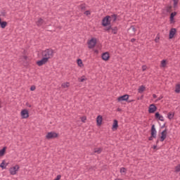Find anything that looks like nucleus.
<instances>
[{"label":"nucleus","instance_id":"nucleus-1","mask_svg":"<svg viewBox=\"0 0 180 180\" xmlns=\"http://www.w3.org/2000/svg\"><path fill=\"white\" fill-rule=\"evenodd\" d=\"M41 56L43 58H46L49 61V60L54 57V51L51 49H46L42 51Z\"/></svg>","mask_w":180,"mask_h":180},{"label":"nucleus","instance_id":"nucleus-2","mask_svg":"<svg viewBox=\"0 0 180 180\" xmlns=\"http://www.w3.org/2000/svg\"><path fill=\"white\" fill-rule=\"evenodd\" d=\"M116 21V15H107L103 19L102 25L103 26H108L111 23V22H115Z\"/></svg>","mask_w":180,"mask_h":180},{"label":"nucleus","instance_id":"nucleus-3","mask_svg":"<svg viewBox=\"0 0 180 180\" xmlns=\"http://www.w3.org/2000/svg\"><path fill=\"white\" fill-rule=\"evenodd\" d=\"M19 169H20V167L19 166V165H15L10 167L9 172L11 175H16V174H18V172H19Z\"/></svg>","mask_w":180,"mask_h":180},{"label":"nucleus","instance_id":"nucleus-4","mask_svg":"<svg viewBox=\"0 0 180 180\" xmlns=\"http://www.w3.org/2000/svg\"><path fill=\"white\" fill-rule=\"evenodd\" d=\"M58 137V134L57 132L51 131L48 132L46 135V140H51L53 139H57Z\"/></svg>","mask_w":180,"mask_h":180},{"label":"nucleus","instance_id":"nucleus-5","mask_svg":"<svg viewBox=\"0 0 180 180\" xmlns=\"http://www.w3.org/2000/svg\"><path fill=\"white\" fill-rule=\"evenodd\" d=\"M97 40L96 38H91L87 41L89 49H94L96 46Z\"/></svg>","mask_w":180,"mask_h":180},{"label":"nucleus","instance_id":"nucleus-6","mask_svg":"<svg viewBox=\"0 0 180 180\" xmlns=\"http://www.w3.org/2000/svg\"><path fill=\"white\" fill-rule=\"evenodd\" d=\"M20 116L22 119H27V117H29V110L27 109L22 110L20 112Z\"/></svg>","mask_w":180,"mask_h":180},{"label":"nucleus","instance_id":"nucleus-7","mask_svg":"<svg viewBox=\"0 0 180 180\" xmlns=\"http://www.w3.org/2000/svg\"><path fill=\"white\" fill-rule=\"evenodd\" d=\"M47 63H49V60H47L46 58H43L41 60H38L37 64L39 65V67H41V65H44V64H47Z\"/></svg>","mask_w":180,"mask_h":180},{"label":"nucleus","instance_id":"nucleus-8","mask_svg":"<svg viewBox=\"0 0 180 180\" xmlns=\"http://www.w3.org/2000/svg\"><path fill=\"white\" fill-rule=\"evenodd\" d=\"M167 134H168L167 130L165 129L160 134V141H164L165 139H167Z\"/></svg>","mask_w":180,"mask_h":180},{"label":"nucleus","instance_id":"nucleus-9","mask_svg":"<svg viewBox=\"0 0 180 180\" xmlns=\"http://www.w3.org/2000/svg\"><path fill=\"white\" fill-rule=\"evenodd\" d=\"M176 34V29L172 28L169 31V39H174V37Z\"/></svg>","mask_w":180,"mask_h":180},{"label":"nucleus","instance_id":"nucleus-10","mask_svg":"<svg viewBox=\"0 0 180 180\" xmlns=\"http://www.w3.org/2000/svg\"><path fill=\"white\" fill-rule=\"evenodd\" d=\"M150 134L153 139H155L157 137V130L155 129V125H152Z\"/></svg>","mask_w":180,"mask_h":180},{"label":"nucleus","instance_id":"nucleus-11","mask_svg":"<svg viewBox=\"0 0 180 180\" xmlns=\"http://www.w3.org/2000/svg\"><path fill=\"white\" fill-rule=\"evenodd\" d=\"M101 57L103 61H108V60L110 58V55L108 52H105L102 54Z\"/></svg>","mask_w":180,"mask_h":180},{"label":"nucleus","instance_id":"nucleus-12","mask_svg":"<svg viewBox=\"0 0 180 180\" xmlns=\"http://www.w3.org/2000/svg\"><path fill=\"white\" fill-rule=\"evenodd\" d=\"M129 99V95L125 94L124 96H120L117 98L118 102H124V101H127Z\"/></svg>","mask_w":180,"mask_h":180},{"label":"nucleus","instance_id":"nucleus-13","mask_svg":"<svg viewBox=\"0 0 180 180\" xmlns=\"http://www.w3.org/2000/svg\"><path fill=\"white\" fill-rule=\"evenodd\" d=\"M157 110V106L154 104H151L149 105L148 112L149 113H154Z\"/></svg>","mask_w":180,"mask_h":180},{"label":"nucleus","instance_id":"nucleus-14","mask_svg":"<svg viewBox=\"0 0 180 180\" xmlns=\"http://www.w3.org/2000/svg\"><path fill=\"white\" fill-rule=\"evenodd\" d=\"M103 121V118L102 117V115H98L96 117V124L97 126H102V122Z\"/></svg>","mask_w":180,"mask_h":180},{"label":"nucleus","instance_id":"nucleus-15","mask_svg":"<svg viewBox=\"0 0 180 180\" xmlns=\"http://www.w3.org/2000/svg\"><path fill=\"white\" fill-rule=\"evenodd\" d=\"M119 127V124L117 120H115L113 121V124H112V130H113V131L117 130V128Z\"/></svg>","mask_w":180,"mask_h":180},{"label":"nucleus","instance_id":"nucleus-16","mask_svg":"<svg viewBox=\"0 0 180 180\" xmlns=\"http://www.w3.org/2000/svg\"><path fill=\"white\" fill-rule=\"evenodd\" d=\"M167 65H168V60H162L160 62V68H167Z\"/></svg>","mask_w":180,"mask_h":180},{"label":"nucleus","instance_id":"nucleus-17","mask_svg":"<svg viewBox=\"0 0 180 180\" xmlns=\"http://www.w3.org/2000/svg\"><path fill=\"white\" fill-rule=\"evenodd\" d=\"M176 16V12H173L170 14V23H175L174 17Z\"/></svg>","mask_w":180,"mask_h":180},{"label":"nucleus","instance_id":"nucleus-18","mask_svg":"<svg viewBox=\"0 0 180 180\" xmlns=\"http://www.w3.org/2000/svg\"><path fill=\"white\" fill-rule=\"evenodd\" d=\"M155 119H158L160 122H164V116L161 115L160 112H156L155 115Z\"/></svg>","mask_w":180,"mask_h":180},{"label":"nucleus","instance_id":"nucleus-19","mask_svg":"<svg viewBox=\"0 0 180 180\" xmlns=\"http://www.w3.org/2000/svg\"><path fill=\"white\" fill-rule=\"evenodd\" d=\"M107 30H111V32L113 33L114 34H116L117 33V28L116 27H108Z\"/></svg>","mask_w":180,"mask_h":180},{"label":"nucleus","instance_id":"nucleus-20","mask_svg":"<svg viewBox=\"0 0 180 180\" xmlns=\"http://www.w3.org/2000/svg\"><path fill=\"white\" fill-rule=\"evenodd\" d=\"M61 86L63 89H67L70 88V82H67L63 83L61 84Z\"/></svg>","mask_w":180,"mask_h":180},{"label":"nucleus","instance_id":"nucleus-21","mask_svg":"<svg viewBox=\"0 0 180 180\" xmlns=\"http://www.w3.org/2000/svg\"><path fill=\"white\" fill-rule=\"evenodd\" d=\"M6 26H8V22L6 21H0V27H1V29H5Z\"/></svg>","mask_w":180,"mask_h":180},{"label":"nucleus","instance_id":"nucleus-22","mask_svg":"<svg viewBox=\"0 0 180 180\" xmlns=\"http://www.w3.org/2000/svg\"><path fill=\"white\" fill-rule=\"evenodd\" d=\"M6 167H8V163H6L5 160H3L0 165V167L2 168V169H5Z\"/></svg>","mask_w":180,"mask_h":180},{"label":"nucleus","instance_id":"nucleus-23","mask_svg":"<svg viewBox=\"0 0 180 180\" xmlns=\"http://www.w3.org/2000/svg\"><path fill=\"white\" fill-rule=\"evenodd\" d=\"M78 67H80V68H84V63H82V60L78 59L77 60Z\"/></svg>","mask_w":180,"mask_h":180},{"label":"nucleus","instance_id":"nucleus-24","mask_svg":"<svg viewBox=\"0 0 180 180\" xmlns=\"http://www.w3.org/2000/svg\"><path fill=\"white\" fill-rule=\"evenodd\" d=\"M5 153H6V147H4L3 149L0 150V157H4V155H5Z\"/></svg>","mask_w":180,"mask_h":180},{"label":"nucleus","instance_id":"nucleus-25","mask_svg":"<svg viewBox=\"0 0 180 180\" xmlns=\"http://www.w3.org/2000/svg\"><path fill=\"white\" fill-rule=\"evenodd\" d=\"M145 91H146V86H141L139 88V89H138V92H139V94H143V92Z\"/></svg>","mask_w":180,"mask_h":180},{"label":"nucleus","instance_id":"nucleus-26","mask_svg":"<svg viewBox=\"0 0 180 180\" xmlns=\"http://www.w3.org/2000/svg\"><path fill=\"white\" fill-rule=\"evenodd\" d=\"M174 113L172 112H169L167 114V119H169V120H172V119H174Z\"/></svg>","mask_w":180,"mask_h":180},{"label":"nucleus","instance_id":"nucleus-27","mask_svg":"<svg viewBox=\"0 0 180 180\" xmlns=\"http://www.w3.org/2000/svg\"><path fill=\"white\" fill-rule=\"evenodd\" d=\"M120 174L122 175H126V173L127 172V169L124 167H122L120 170Z\"/></svg>","mask_w":180,"mask_h":180},{"label":"nucleus","instance_id":"nucleus-28","mask_svg":"<svg viewBox=\"0 0 180 180\" xmlns=\"http://www.w3.org/2000/svg\"><path fill=\"white\" fill-rule=\"evenodd\" d=\"M44 22V21L43 20V19L39 18V19L37 21V26H41V25H43Z\"/></svg>","mask_w":180,"mask_h":180},{"label":"nucleus","instance_id":"nucleus-29","mask_svg":"<svg viewBox=\"0 0 180 180\" xmlns=\"http://www.w3.org/2000/svg\"><path fill=\"white\" fill-rule=\"evenodd\" d=\"M94 153H96L97 154H101L102 153V148H95Z\"/></svg>","mask_w":180,"mask_h":180},{"label":"nucleus","instance_id":"nucleus-30","mask_svg":"<svg viewBox=\"0 0 180 180\" xmlns=\"http://www.w3.org/2000/svg\"><path fill=\"white\" fill-rule=\"evenodd\" d=\"M78 81L79 82H84V81H86V77L85 76H82L78 79Z\"/></svg>","mask_w":180,"mask_h":180},{"label":"nucleus","instance_id":"nucleus-31","mask_svg":"<svg viewBox=\"0 0 180 180\" xmlns=\"http://www.w3.org/2000/svg\"><path fill=\"white\" fill-rule=\"evenodd\" d=\"M179 92H180V84H176V89H175V93L179 94Z\"/></svg>","mask_w":180,"mask_h":180},{"label":"nucleus","instance_id":"nucleus-32","mask_svg":"<svg viewBox=\"0 0 180 180\" xmlns=\"http://www.w3.org/2000/svg\"><path fill=\"white\" fill-rule=\"evenodd\" d=\"M174 172H180V164L177 165L174 167Z\"/></svg>","mask_w":180,"mask_h":180},{"label":"nucleus","instance_id":"nucleus-33","mask_svg":"<svg viewBox=\"0 0 180 180\" xmlns=\"http://www.w3.org/2000/svg\"><path fill=\"white\" fill-rule=\"evenodd\" d=\"M80 120L81 121L83 122V123H85L86 122V117L84 116V117H80Z\"/></svg>","mask_w":180,"mask_h":180},{"label":"nucleus","instance_id":"nucleus-34","mask_svg":"<svg viewBox=\"0 0 180 180\" xmlns=\"http://www.w3.org/2000/svg\"><path fill=\"white\" fill-rule=\"evenodd\" d=\"M173 2H174V8H176L179 0H173Z\"/></svg>","mask_w":180,"mask_h":180},{"label":"nucleus","instance_id":"nucleus-35","mask_svg":"<svg viewBox=\"0 0 180 180\" xmlns=\"http://www.w3.org/2000/svg\"><path fill=\"white\" fill-rule=\"evenodd\" d=\"M155 43H158L160 41V35H157V37L155 39Z\"/></svg>","mask_w":180,"mask_h":180},{"label":"nucleus","instance_id":"nucleus-36","mask_svg":"<svg viewBox=\"0 0 180 180\" xmlns=\"http://www.w3.org/2000/svg\"><path fill=\"white\" fill-rule=\"evenodd\" d=\"M81 11H85V6L84 4H82L80 6H79Z\"/></svg>","mask_w":180,"mask_h":180},{"label":"nucleus","instance_id":"nucleus-37","mask_svg":"<svg viewBox=\"0 0 180 180\" xmlns=\"http://www.w3.org/2000/svg\"><path fill=\"white\" fill-rule=\"evenodd\" d=\"M84 15H86V16H89V15H91V11H86L84 13Z\"/></svg>","mask_w":180,"mask_h":180},{"label":"nucleus","instance_id":"nucleus-38","mask_svg":"<svg viewBox=\"0 0 180 180\" xmlns=\"http://www.w3.org/2000/svg\"><path fill=\"white\" fill-rule=\"evenodd\" d=\"M61 179V175L58 174L56 178H55L53 180H60Z\"/></svg>","mask_w":180,"mask_h":180},{"label":"nucleus","instance_id":"nucleus-39","mask_svg":"<svg viewBox=\"0 0 180 180\" xmlns=\"http://www.w3.org/2000/svg\"><path fill=\"white\" fill-rule=\"evenodd\" d=\"M30 91H36V86H32L30 87Z\"/></svg>","mask_w":180,"mask_h":180},{"label":"nucleus","instance_id":"nucleus-40","mask_svg":"<svg viewBox=\"0 0 180 180\" xmlns=\"http://www.w3.org/2000/svg\"><path fill=\"white\" fill-rule=\"evenodd\" d=\"M146 70H147V67L146 65H143L142 66V70L146 71Z\"/></svg>","mask_w":180,"mask_h":180},{"label":"nucleus","instance_id":"nucleus-41","mask_svg":"<svg viewBox=\"0 0 180 180\" xmlns=\"http://www.w3.org/2000/svg\"><path fill=\"white\" fill-rule=\"evenodd\" d=\"M130 30H132L134 32V33H135V32H136V29L134 28V27H131L130 28Z\"/></svg>","mask_w":180,"mask_h":180},{"label":"nucleus","instance_id":"nucleus-42","mask_svg":"<svg viewBox=\"0 0 180 180\" xmlns=\"http://www.w3.org/2000/svg\"><path fill=\"white\" fill-rule=\"evenodd\" d=\"M172 6H169L168 8H167V12H171V9H172Z\"/></svg>","mask_w":180,"mask_h":180},{"label":"nucleus","instance_id":"nucleus-43","mask_svg":"<svg viewBox=\"0 0 180 180\" xmlns=\"http://www.w3.org/2000/svg\"><path fill=\"white\" fill-rule=\"evenodd\" d=\"M162 98V96L159 97V98L156 100V102H158V101H161Z\"/></svg>","mask_w":180,"mask_h":180},{"label":"nucleus","instance_id":"nucleus-44","mask_svg":"<svg viewBox=\"0 0 180 180\" xmlns=\"http://www.w3.org/2000/svg\"><path fill=\"white\" fill-rule=\"evenodd\" d=\"M153 139H154V136H153V135H151V136L149 137V141H151L153 140Z\"/></svg>","mask_w":180,"mask_h":180},{"label":"nucleus","instance_id":"nucleus-45","mask_svg":"<svg viewBox=\"0 0 180 180\" xmlns=\"http://www.w3.org/2000/svg\"><path fill=\"white\" fill-rule=\"evenodd\" d=\"M22 58H23L24 60H27V57L26 56H22Z\"/></svg>","mask_w":180,"mask_h":180},{"label":"nucleus","instance_id":"nucleus-46","mask_svg":"<svg viewBox=\"0 0 180 180\" xmlns=\"http://www.w3.org/2000/svg\"><path fill=\"white\" fill-rule=\"evenodd\" d=\"M153 98H154V99H155V98H157V95L153 94Z\"/></svg>","mask_w":180,"mask_h":180},{"label":"nucleus","instance_id":"nucleus-47","mask_svg":"<svg viewBox=\"0 0 180 180\" xmlns=\"http://www.w3.org/2000/svg\"><path fill=\"white\" fill-rule=\"evenodd\" d=\"M135 40H136V39H131V41L133 43V42H134V41H135Z\"/></svg>","mask_w":180,"mask_h":180},{"label":"nucleus","instance_id":"nucleus-48","mask_svg":"<svg viewBox=\"0 0 180 180\" xmlns=\"http://www.w3.org/2000/svg\"><path fill=\"white\" fill-rule=\"evenodd\" d=\"M157 148V146H153V150H155Z\"/></svg>","mask_w":180,"mask_h":180},{"label":"nucleus","instance_id":"nucleus-49","mask_svg":"<svg viewBox=\"0 0 180 180\" xmlns=\"http://www.w3.org/2000/svg\"><path fill=\"white\" fill-rule=\"evenodd\" d=\"M94 53H96V54H98V50H95Z\"/></svg>","mask_w":180,"mask_h":180},{"label":"nucleus","instance_id":"nucleus-50","mask_svg":"<svg viewBox=\"0 0 180 180\" xmlns=\"http://www.w3.org/2000/svg\"><path fill=\"white\" fill-rule=\"evenodd\" d=\"M121 110H122V109H120V108H118V109H117V111H118V112H120Z\"/></svg>","mask_w":180,"mask_h":180},{"label":"nucleus","instance_id":"nucleus-51","mask_svg":"<svg viewBox=\"0 0 180 180\" xmlns=\"http://www.w3.org/2000/svg\"><path fill=\"white\" fill-rule=\"evenodd\" d=\"M28 108H32V105H28Z\"/></svg>","mask_w":180,"mask_h":180},{"label":"nucleus","instance_id":"nucleus-52","mask_svg":"<svg viewBox=\"0 0 180 180\" xmlns=\"http://www.w3.org/2000/svg\"><path fill=\"white\" fill-rule=\"evenodd\" d=\"M0 108H1V101H0Z\"/></svg>","mask_w":180,"mask_h":180},{"label":"nucleus","instance_id":"nucleus-53","mask_svg":"<svg viewBox=\"0 0 180 180\" xmlns=\"http://www.w3.org/2000/svg\"><path fill=\"white\" fill-rule=\"evenodd\" d=\"M157 143H158V141H157Z\"/></svg>","mask_w":180,"mask_h":180}]
</instances>
